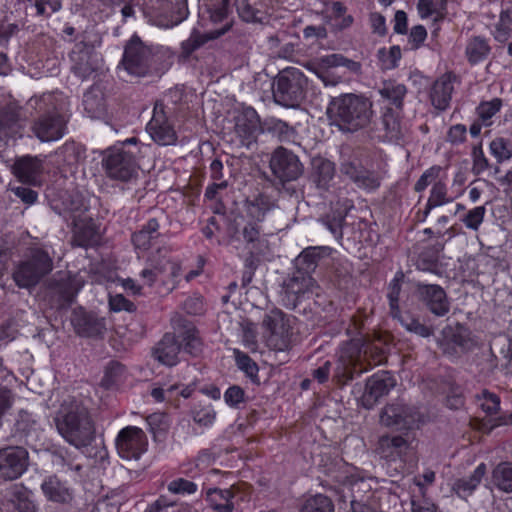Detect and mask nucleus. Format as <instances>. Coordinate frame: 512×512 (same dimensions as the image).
<instances>
[{
	"mask_svg": "<svg viewBox=\"0 0 512 512\" xmlns=\"http://www.w3.org/2000/svg\"><path fill=\"white\" fill-rule=\"evenodd\" d=\"M167 490L175 495L187 496L195 494L198 490V485L191 480L179 477L168 483Z\"/></svg>",
	"mask_w": 512,
	"mask_h": 512,
	"instance_id": "obj_57",
	"label": "nucleus"
},
{
	"mask_svg": "<svg viewBox=\"0 0 512 512\" xmlns=\"http://www.w3.org/2000/svg\"><path fill=\"white\" fill-rule=\"evenodd\" d=\"M260 118L253 108H248L236 118L234 132L239 138L240 146L249 148L256 142L259 132H261Z\"/></svg>",
	"mask_w": 512,
	"mask_h": 512,
	"instance_id": "obj_20",
	"label": "nucleus"
},
{
	"mask_svg": "<svg viewBox=\"0 0 512 512\" xmlns=\"http://www.w3.org/2000/svg\"><path fill=\"white\" fill-rule=\"evenodd\" d=\"M334 503L332 500L323 494H316L307 498L300 512H334Z\"/></svg>",
	"mask_w": 512,
	"mask_h": 512,
	"instance_id": "obj_49",
	"label": "nucleus"
},
{
	"mask_svg": "<svg viewBox=\"0 0 512 512\" xmlns=\"http://www.w3.org/2000/svg\"><path fill=\"white\" fill-rule=\"evenodd\" d=\"M380 421L387 427L411 429L421 421V413L416 406L397 401L382 410Z\"/></svg>",
	"mask_w": 512,
	"mask_h": 512,
	"instance_id": "obj_14",
	"label": "nucleus"
},
{
	"mask_svg": "<svg viewBox=\"0 0 512 512\" xmlns=\"http://www.w3.org/2000/svg\"><path fill=\"white\" fill-rule=\"evenodd\" d=\"M82 285L70 272H57L48 283V294L57 308L69 306L75 299Z\"/></svg>",
	"mask_w": 512,
	"mask_h": 512,
	"instance_id": "obj_12",
	"label": "nucleus"
},
{
	"mask_svg": "<svg viewBox=\"0 0 512 512\" xmlns=\"http://www.w3.org/2000/svg\"><path fill=\"white\" fill-rule=\"evenodd\" d=\"M263 326L269 332L267 345L278 352H285L291 344L290 318L281 310L273 309L263 319Z\"/></svg>",
	"mask_w": 512,
	"mask_h": 512,
	"instance_id": "obj_9",
	"label": "nucleus"
},
{
	"mask_svg": "<svg viewBox=\"0 0 512 512\" xmlns=\"http://www.w3.org/2000/svg\"><path fill=\"white\" fill-rule=\"evenodd\" d=\"M159 222L156 218H150L142 228L132 235V242L137 249L147 250L151 247L152 241L157 239L159 234Z\"/></svg>",
	"mask_w": 512,
	"mask_h": 512,
	"instance_id": "obj_40",
	"label": "nucleus"
},
{
	"mask_svg": "<svg viewBox=\"0 0 512 512\" xmlns=\"http://www.w3.org/2000/svg\"><path fill=\"white\" fill-rule=\"evenodd\" d=\"M418 14L422 19L435 15V21H441L445 17L446 0H418Z\"/></svg>",
	"mask_w": 512,
	"mask_h": 512,
	"instance_id": "obj_42",
	"label": "nucleus"
},
{
	"mask_svg": "<svg viewBox=\"0 0 512 512\" xmlns=\"http://www.w3.org/2000/svg\"><path fill=\"white\" fill-rule=\"evenodd\" d=\"M180 350L181 345L176 336L166 333L153 349V356L164 365L174 366L179 361Z\"/></svg>",
	"mask_w": 512,
	"mask_h": 512,
	"instance_id": "obj_30",
	"label": "nucleus"
},
{
	"mask_svg": "<svg viewBox=\"0 0 512 512\" xmlns=\"http://www.w3.org/2000/svg\"><path fill=\"white\" fill-rule=\"evenodd\" d=\"M71 324L77 335L81 337H100L106 331V321L95 313L87 312L83 308L73 311Z\"/></svg>",
	"mask_w": 512,
	"mask_h": 512,
	"instance_id": "obj_19",
	"label": "nucleus"
},
{
	"mask_svg": "<svg viewBox=\"0 0 512 512\" xmlns=\"http://www.w3.org/2000/svg\"><path fill=\"white\" fill-rule=\"evenodd\" d=\"M98 241L96 229L92 223H85L76 226L72 243L75 246L87 248L93 246Z\"/></svg>",
	"mask_w": 512,
	"mask_h": 512,
	"instance_id": "obj_45",
	"label": "nucleus"
},
{
	"mask_svg": "<svg viewBox=\"0 0 512 512\" xmlns=\"http://www.w3.org/2000/svg\"><path fill=\"white\" fill-rule=\"evenodd\" d=\"M441 167L438 165L431 166L426 169L414 185V190L418 193L423 192L430 184L433 185L439 177Z\"/></svg>",
	"mask_w": 512,
	"mask_h": 512,
	"instance_id": "obj_62",
	"label": "nucleus"
},
{
	"mask_svg": "<svg viewBox=\"0 0 512 512\" xmlns=\"http://www.w3.org/2000/svg\"><path fill=\"white\" fill-rule=\"evenodd\" d=\"M456 77L452 73H445L437 78L429 91L431 105L439 112L446 111L450 107L454 92Z\"/></svg>",
	"mask_w": 512,
	"mask_h": 512,
	"instance_id": "obj_23",
	"label": "nucleus"
},
{
	"mask_svg": "<svg viewBox=\"0 0 512 512\" xmlns=\"http://www.w3.org/2000/svg\"><path fill=\"white\" fill-rule=\"evenodd\" d=\"M382 124L386 136L391 141H399L404 138L406 127L402 122L403 111H394L391 108H382Z\"/></svg>",
	"mask_w": 512,
	"mask_h": 512,
	"instance_id": "obj_35",
	"label": "nucleus"
},
{
	"mask_svg": "<svg viewBox=\"0 0 512 512\" xmlns=\"http://www.w3.org/2000/svg\"><path fill=\"white\" fill-rule=\"evenodd\" d=\"M395 318H397L400 324L411 333L421 337H429L432 335V329L430 327L422 324L418 319L409 314L402 315L400 312Z\"/></svg>",
	"mask_w": 512,
	"mask_h": 512,
	"instance_id": "obj_52",
	"label": "nucleus"
},
{
	"mask_svg": "<svg viewBox=\"0 0 512 512\" xmlns=\"http://www.w3.org/2000/svg\"><path fill=\"white\" fill-rule=\"evenodd\" d=\"M41 490L49 501L55 503H69L73 498L67 482L61 481L56 475L46 477L41 484Z\"/></svg>",
	"mask_w": 512,
	"mask_h": 512,
	"instance_id": "obj_31",
	"label": "nucleus"
},
{
	"mask_svg": "<svg viewBox=\"0 0 512 512\" xmlns=\"http://www.w3.org/2000/svg\"><path fill=\"white\" fill-rule=\"evenodd\" d=\"M407 87L395 80L384 81L378 89L382 108H391L394 111L404 110V100L407 95Z\"/></svg>",
	"mask_w": 512,
	"mask_h": 512,
	"instance_id": "obj_26",
	"label": "nucleus"
},
{
	"mask_svg": "<svg viewBox=\"0 0 512 512\" xmlns=\"http://www.w3.org/2000/svg\"><path fill=\"white\" fill-rule=\"evenodd\" d=\"M512 34V11L505 10L500 13L499 21L493 32L494 39L499 43H505Z\"/></svg>",
	"mask_w": 512,
	"mask_h": 512,
	"instance_id": "obj_50",
	"label": "nucleus"
},
{
	"mask_svg": "<svg viewBox=\"0 0 512 512\" xmlns=\"http://www.w3.org/2000/svg\"><path fill=\"white\" fill-rule=\"evenodd\" d=\"M308 80L296 67H286L272 81V95L276 104L296 108L306 97Z\"/></svg>",
	"mask_w": 512,
	"mask_h": 512,
	"instance_id": "obj_6",
	"label": "nucleus"
},
{
	"mask_svg": "<svg viewBox=\"0 0 512 512\" xmlns=\"http://www.w3.org/2000/svg\"><path fill=\"white\" fill-rule=\"evenodd\" d=\"M146 129L159 145H173L177 140L174 128L169 124L164 113L158 111L157 106L154 108L153 117L148 122Z\"/></svg>",
	"mask_w": 512,
	"mask_h": 512,
	"instance_id": "obj_24",
	"label": "nucleus"
},
{
	"mask_svg": "<svg viewBox=\"0 0 512 512\" xmlns=\"http://www.w3.org/2000/svg\"><path fill=\"white\" fill-rule=\"evenodd\" d=\"M39 418L27 410H20L12 428V437L18 442L32 445L40 434Z\"/></svg>",
	"mask_w": 512,
	"mask_h": 512,
	"instance_id": "obj_21",
	"label": "nucleus"
},
{
	"mask_svg": "<svg viewBox=\"0 0 512 512\" xmlns=\"http://www.w3.org/2000/svg\"><path fill=\"white\" fill-rule=\"evenodd\" d=\"M324 247H308L297 257L298 269L306 274L313 272L322 257Z\"/></svg>",
	"mask_w": 512,
	"mask_h": 512,
	"instance_id": "obj_43",
	"label": "nucleus"
},
{
	"mask_svg": "<svg viewBox=\"0 0 512 512\" xmlns=\"http://www.w3.org/2000/svg\"><path fill=\"white\" fill-rule=\"evenodd\" d=\"M272 173L282 183L297 180L303 174V164L298 156L284 147H278L270 159Z\"/></svg>",
	"mask_w": 512,
	"mask_h": 512,
	"instance_id": "obj_13",
	"label": "nucleus"
},
{
	"mask_svg": "<svg viewBox=\"0 0 512 512\" xmlns=\"http://www.w3.org/2000/svg\"><path fill=\"white\" fill-rule=\"evenodd\" d=\"M60 436L71 446L88 447L95 439V424L88 407L74 395H64L54 417Z\"/></svg>",
	"mask_w": 512,
	"mask_h": 512,
	"instance_id": "obj_1",
	"label": "nucleus"
},
{
	"mask_svg": "<svg viewBox=\"0 0 512 512\" xmlns=\"http://www.w3.org/2000/svg\"><path fill=\"white\" fill-rule=\"evenodd\" d=\"M223 32H214V33H205L202 34L197 30H193L190 34V37L183 41L181 44L182 54L186 57L190 56L194 51L203 46L206 42L211 39H215L222 35Z\"/></svg>",
	"mask_w": 512,
	"mask_h": 512,
	"instance_id": "obj_44",
	"label": "nucleus"
},
{
	"mask_svg": "<svg viewBox=\"0 0 512 512\" xmlns=\"http://www.w3.org/2000/svg\"><path fill=\"white\" fill-rule=\"evenodd\" d=\"M184 351L196 355L201 350V340L198 331L193 326L187 327L181 335Z\"/></svg>",
	"mask_w": 512,
	"mask_h": 512,
	"instance_id": "obj_58",
	"label": "nucleus"
},
{
	"mask_svg": "<svg viewBox=\"0 0 512 512\" xmlns=\"http://www.w3.org/2000/svg\"><path fill=\"white\" fill-rule=\"evenodd\" d=\"M275 207L274 201L270 196L259 193L257 195L248 197L244 201L243 213L239 218L250 220L251 222L257 221L262 224L268 212Z\"/></svg>",
	"mask_w": 512,
	"mask_h": 512,
	"instance_id": "obj_25",
	"label": "nucleus"
},
{
	"mask_svg": "<svg viewBox=\"0 0 512 512\" xmlns=\"http://www.w3.org/2000/svg\"><path fill=\"white\" fill-rule=\"evenodd\" d=\"M446 340L453 344L454 347L459 348L461 351H468L474 346V341L470 336V332L463 326H457L455 329H450L445 332Z\"/></svg>",
	"mask_w": 512,
	"mask_h": 512,
	"instance_id": "obj_48",
	"label": "nucleus"
},
{
	"mask_svg": "<svg viewBox=\"0 0 512 512\" xmlns=\"http://www.w3.org/2000/svg\"><path fill=\"white\" fill-rule=\"evenodd\" d=\"M486 209L484 206H477L469 210L462 218L461 221L467 229L478 231L484 221Z\"/></svg>",
	"mask_w": 512,
	"mask_h": 512,
	"instance_id": "obj_59",
	"label": "nucleus"
},
{
	"mask_svg": "<svg viewBox=\"0 0 512 512\" xmlns=\"http://www.w3.org/2000/svg\"><path fill=\"white\" fill-rule=\"evenodd\" d=\"M340 171L358 188L367 192L376 191L381 185L380 175L374 170L365 168L356 157L344 159L341 162Z\"/></svg>",
	"mask_w": 512,
	"mask_h": 512,
	"instance_id": "obj_15",
	"label": "nucleus"
},
{
	"mask_svg": "<svg viewBox=\"0 0 512 512\" xmlns=\"http://www.w3.org/2000/svg\"><path fill=\"white\" fill-rule=\"evenodd\" d=\"M396 385L395 378L388 371H379L369 377L366 382L365 392L362 395V404L371 409L378 400L386 396Z\"/></svg>",
	"mask_w": 512,
	"mask_h": 512,
	"instance_id": "obj_18",
	"label": "nucleus"
},
{
	"mask_svg": "<svg viewBox=\"0 0 512 512\" xmlns=\"http://www.w3.org/2000/svg\"><path fill=\"white\" fill-rule=\"evenodd\" d=\"M70 58L71 71L82 80L90 78L98 69L97 55L88 49L73 50Z\"/></svg>",
	"mask_w": 512,
	"mask_h": 512,
	"instance_id": "obj_28",
	"label": "nucleus"
},
{
	"mask_svg": "<svg viewBox=\"0 0 512 512\" xmlns=\"http://www.w3.org/2000/svg\"><path fill=\"white\" fill-rule=\"evenodd\" d=\"M29 467V453L21 446H7L0 449V480L19 479Z\"/></svg>",
	"mask_w": 512,
	"mask_h": 512,
	"instance_id": "obj_11",
	"label": "nucleus"
},
{
	"mask_svg": "<svg viewBox=\"0 0 512 512\" xmlns=\"http://www.w3.org/2000/svg\"><path fill=\"white\" fill-rule=\"evenodd\" d=\"M378 55L383 67L388 70L398 67L402 57L401 48L398 45L391 46L389 50L385 48L379 49Z\"/></svg>",
	"mask_w": 512,
	"mask_h": 512,
	"instance_id": "obj_60",
	"label": "nucleus"
},
{
	"mask_svg": "<svg viewBox=\"0 0 512 512\" xmlns=\"http://www.w3.org/2000/svg\"><path fill=\"white\" fill-rule=\"evenodd\" d=\"M487 467L485 463H480L471 475L457 479L453 484V491L462 499L471 496L480 485L485 476Z\"/></svg>",
	"mask_w": 512,
	"mask_h": 512,
	"instance_id": "obj_34",
	"label": "nucleus"
},
{
	"mask_svg": "<svg viewBox=\"0 0 512 512\" xmlns=\"http://www.w3.org/2000/svg\"><path fill=\"white\" fill-rule=\"evenodd\" d=\"M234 487L227 489L208 488L205 492V499L214 512H233L235 504Z\"/></svg>",
	"mask_w": 512,
	"mask_h": 512,
	"instance_id": "obj_33",
	"label": "nucleus"
},
{
	"mask_svg": "<svg viewBox=\"0 0 512 512\" xmlns=\"http://www.w3.org/2000/svg\"><path fill=\"white\" fill-rule=\"evenodd\" d=\"M416 287L419 300L433 315L443 317L450 311V301L440 285L419 282Z\"/></svg>",
	"mask_w": 512,
	"mask_h": 512,
	"instance_id": "obj_16",
	"label": "nucleus"
},
{
	"mask_svg": "<svg viewBox=\"0 0 512 512\" xmlns=\"http://www.w3.org/2000/svg\"><path fill=\"white\" fill-rule=\"evenodd\" d=\"M261 132L270 134L282 143L294 145L300 144V137L295 127L275 117L266 118L262 122Z\"/></svg>",
	"mask_w": 512,
	"mask_h": 512,
	"instance_id": "obj_27",
	"label": "nucleus"
},
{
	"mask_svg": "<svg viewBox=\"0 0 512 512\" xmlns=\"http://www.w3.org/2000/svg\"><path fill=\"white\" fill-rule=\"evenodd\" d=\"M84 112L92 119H102L107 114L104 94L98 88H91L83 96Z\"/></svg>",
	"mask_w": 512,
	"mask_h": 512,
	"instance_id": "obj_36",
	"label": "nucleus"
},
{
	"mask_svg": "<svg viewBox=\"0 0 512 512\" xmlns=\"http://www.w3.org/2000/svg\"><path fill=\"white\" fill-rule=\"evenodd\" d=\"M317 182L325 186L334 176V166L330 161H321L316 167Z\"/></svg>",
	"mask_w": 512,
	"mask_h": 512,
	"instance_id": "obj_64",
	"label": "nucleus"
},
{
	"mask_svg": "<svg viewBox=\"0 0 512 512\" xmlns=\"http://www.w3.org/2000/svg\"><path fill=\"white\" fill-rule=\"evenodd\" d=\"M236 366L242 371L252 382H258V365L246 353L235 348L233 349Z\"/></svg>",
	"mask_w": 512,
	"mask_h": 512,
	"instance_id": "obj_47",
	"label": "nucleus"
},
{
	"mask_svg": "<svg viewBox=\"0 0 512 512\" xmlns=\"http://www.w3.org/2000/svg\"><path fill=\"white\" fill-rule=\"evenodd\" d=\"M18 116L13 111H5L0 115V140H6L17 132Z\"/></svg>",
	"mask_w": 512,
	"mask_h": 512,
	"instance_id": "obj_56",
	"label": "nucleus"
},
{
	"mask_svg": "<svg viewBox=\"0 0 512 512\" xmlns=\"http://www.w3.org/2000/svg\"><path fill=\"white\" fill-rule=\"evenodd\" d=\"M502 107V100L500 98H493L490 101L481 102L476 111L479 119L486 126L491 125V119L496 115Z\"/></svg>",
	"mask_w": 512,
	"mask_h": 512,
	"instance_id": "obj_53",
	"label": "nucleus"
},
{
	"mask_svg": "<svg viewBox=\"0 0 512 512\" xmlns=\"http://www.w3.org/2000/svg\"><path fill=\"white\" fill-rule=\"evenodd\" d=\"M410 449L411 442L407 435H383L379 438L377 446L379 455L387 461L404 462Z\"/></svg>",
	"mask_w": 512,
	"mask_h": 512,
	"instance_id": "obj_22",
	"label": "nucleus"
},
{
	"mask_svg": "<svg viewBox=\"0 0 512 512\" xmlns=\"http://www.w3.org/2000/svg\"><path fill=\"white\" fill-rule=\"evenodd\" d=\"M32 131L42 142L57 141L65 135L66 123L57 112L48 111L34 121Z\"/></svg>",
	"mask_w": 512,
	"mask_h": 512,
	"instance_id": "obj_17",
	"label": "nucleus"
},
{
	"mask_svg": "<svg viewBox=\"0 0 512 512\" xmlns=\"http://www.w3.org/2000/svg\"><path fill=\"white\" fill-rule=\"evenodd\" d=\"M140 152L135 137L107 148L102 157V166L108 178L124 183L135 184L139 177V164L136 155Z\"/></svg>",
	"mask_w": 512,
	"mask_h": 512,
	"instance_id": "obj_4",
	"label": "nucleus"
},
{
	"mask_svg": "<svg viewBox=\"0 0 512 512\" xmlns=\"http://www.w3.org/2000/svg\"><path fill=\"white\" fill-rule=\"evenodd\" d=\"M162 58L159 51L133 36L125 45L119 68L135 79L159 75L163 72Z\"/></svg>",
	"mask_w": 512,
	"mask_h": 512,
	"instance_id": "obj_5",
	"label": "nucleus"
},
{
	"mask_svg": "<svg viewBox=\"0 0 512 512\" xmlns=\"http://www.w3.org/2000/svg\"><path fill=\"white\" fill-rule=\"evenodd\" d=\"M478 406L486 415H495L500 409V398L498 395L483 390L481 394L477 395Z\"/></svg>",
	"mask_w": 512,
	"mask_h": 512,
	"instance_id": "obj_55",
	"label": "nucleus"
},
{
	"mask_svg": "<svg viewBox=\"0 0 512 512\" xmlns=\"http://www.w3.org/2000/svg\"><path fill=\"white\" fill-rule=\"evenodd\" d=\"M490 152L498 162H503L512 157V146L504 138H495L490 143Z\"/></svg>",
	"mask_w": 512,
	"mask_h": 512,
	"instance_id": "obj_61",
	"label": "nucleus"
},
{
	"mask_svg": "<svg viewBox=\"0 0 512 512\" xmlns=\"http://www.w3.org/2000/svg\"><path fill=\"white\" fill-rule=\"evenodd\" d=\"M115 445L122 459L138 460L147 451L148 439L141 428L126 426L118 432Z\"/></svg>",
	"mask_w": 512,
	"mask_h": 512,
	"instance_id": "obj_10",
	"label": "nucleus"
},
{
	"mask_svg": "<svg viewBox=\"0 0 512 512\" xmlns=\"http://www.w3.org/2000/svg\"><path fill=\"white\" fill-rule=\"evenodd\" d=\"M491 53L489 40L483 36H471L466 43L465 56L471 65H476L488 58Z\"/></svg>",
	"mask_w": 512,
	"mask_h": 512,
	"instance_id": "obj_38",
	"label": "nucleus"
},
{
	"mask_svg": "<svg viewBox=\"0 0 512 512\" xmlns=\"http://www.w3.org/2000/svg\"><path fill=\"white\" fill-rule=\"evenodd\" d=\"M53 269V258L44 247H34L26 260L20 261L14 268L12 278L19 288H31Z\"/></svg>",
	"mask_w": 512,
	"mask_h": 512,
	"instance_id": "obj_7",
	"label": "nucleus"
},
{
	"mask_svg": "<svg viewBox=\"0 0 512 512\" xmlns=\"http://www.w3.org/2000/svg\"><path fill=\"white\" fill-rule=\"evenodd\" d=\"M167 269L171 270L173 277H176L179 272V266L176 263L171 262L168 259H162L158 263H151L146 266L141 272L140 277L147 286H152L158 277L164 273Z\"/></svg>",
	"mask_w": 512,
	"mask_h": 512,
	"instance_id": "obj_41",
	"label": "nucleus"
},
{
	"mask_svg": "<svg viewBox=\"0 0 512 512\" xmlns=\"http://www.w3.org/2000/svg\"><path fill=\"white\" fill-rule=\"evenodd\" d=\"M125 374V366L117 361H112L107 365L105 369V374L102 379V385L105 386L106 388H110L121 382Z\"/></svg>",
	"mask_w": 512,
	"mask_h": 512,
	"instance_id": "obj_54",
	"label": "nucleus"
},
{
	"mask_svg": "<svg viewBox=\"0 0 512 512\" xmlns=\"http://www.w3.org/2000/svg\"><path fill=\"white\" fill-rule=\"evenodd\" d=\"M225 403L232 408H238L245 401V391L238 385L230 386L224 393Z\"/></svg>",
	"mask_w": 512,
	"mask_h": 512,
	"instance_id": "obj_63",
	"label": "nucleus"
},
{
	"mask_svg": "<svg viewBox=\"0 0 512 512\" xmlns=\"http://www.w3.org/2000/svg\"><path fill=\"white\" fill-rule=\"evenodd\" d=\"M228 243L235 249L245 248L252 254H263L268 240L262 224L235 218L228 228Z\"/></svg>",
	"mask_w": 512,
	"mask_h": 512,
	"instance_id": "obj_8",
	"label": "nucleus"
},
{
	"mask_svg": "<svg viewBox=\"0 0 512 512\" xmlns=\"http://www.w3.org/2000/svg\"><path fill=\"white\" fill-rule=\"evenodd\" d=\"M327 114L339 130L356 132L370 125L374 117L373 102L364 94L344 93L330 100Z\"/></svg>",
	"mask_w": 512,
	"mask_h": 512,
	"instance_id": "obj_3",
	"label": "nucleus"
},
{
	"mask_svg": "<svg viewBox=\"0 0 512 512\" xmlns=\"http://www.w3.org/2000/svg\"><path fill=\"white\" fill-rule=\"evenodd\" d=\"M6 498L18 512H37L33 492L22 483L11 485L6 490Z\"/></svg>",
	"mask_w": 512,
	"mask_h": 512,
	"instance_id": "obj_32",
	"label": "nucleus"
},
{
	"mask_svg": "<svg viewBox=\"0 0 512 512\" xmlns=\"http://www.w3.org/2000/svg\"><path fill=\"white\" fill-rule=\"evenodd\" d=\"M487 488L490 490L496 488L504 493H512V462H500L493 468Z\"/></svg>",
	"mask_w": 512,
	"mask_h": 512,
	"instance_id": "obj_37",
	"label": "nucleus"
},
{
	"mask_svg": "<svg viewBox=\"0 0 512 512\" xmlns=\"http://www.w3.org/2000/svg\"><path fill=\"white\" fill-rule=\"evenodd\" d=\"M12 170L21 182L36 185L43 171V163L37 157L25 156L15 161Z\"/></svg>",
	"mask_w": 512,
	"mask_h": 512,
	"instance_id": "obj_29",
	"label": "nucleus"
},
{
	"mask_svg": "<svg viewBox=\"0 0 512 512\" xmlns=\"http://www.w3.org/2000/svg\"><path fill=\"white\" fill-rule=\"evenodd\" d=\"M58 161L69 167H75L86 158V149L74 141L65 142L55 152Z\"/></svg>",
	"mask_w": 512,
	"mask_h": 512,
	"instance_id": "obj_39",
	"label": "nucleus"
},
{
	"mask_svg": "<svg viewBox=\"0 0 512 512\" xmlns=\"http://www.w3.org/2000/svg\"><path fill=\"white\" fill-rule=\"evenodd\" d=\"M191 414L194 422L201 426L211 425L216 418V412L211 403L199 402L195 404L191 411Z\"/></svg>",
	"mask_w": 512,
	"mask_h": 512,
	"instance_id": "obj_51",
	"label": "nucleus"
},
{
	"mask_svg": "<svg viewBox=\"0 0 512 512\" xmlns=\"http://www.w3.org/2000/svg\"><path fill=\"white\" fill-rule=\"evenodd\" d=\"M454 200L448 193V187L445 181L437 180L433 183L427 204L433 209L451 203Z\"/></svg>",
	"mask_w": 512,
	"mask_h": 512,
	"instance_id": "obj_46",
	"label": "nucleus"
},
{
	"mask_svg": "<svg viewBox=\"0 0 512 512\" xmlns=\"http://www.w3.org/2000/svg\"><path fill=\"white\" fill-rule=\"evenodd\" d=\"M385 359L384 351L375 343L352 339L343 344L338 353L333 380L345 385L355 376H359Z\"/></svg>",
	"mask_w": 512,
	"mask_h": 512,
	"instance_id": "obj_2",
	"label": "nucleus"
}]
</instances>
